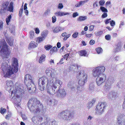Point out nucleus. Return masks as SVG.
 <instances>
[{"label":"nucleus","instance_id":"17","mask_svg":"<svg viewBox=\"0 0 125 125\" xmlns=\"http://www.w3.org/2000/svg\"><path fill=\"white\" fill-rule=\"evenodd\" d=\"M12 67L14 68V70L15 72H17L18 71L17 68L18 64V61L16 58H14L12 59Z\"/></svg>","mask_w":125,"mask_h":125},{"label":"nucleus","instance_id":"56","mask_svg":"<svg viewBox=\"0 0 125 125\" xmlns=\"http://www.w3.org/2000/svg\"><path fill=\"white\" fill-rule=\"evenodd\" d=\"M107 13H104L102 16V18H104L105 17H106L107 16Z\"/></svg>","mask_w":125,"mask_h":125},{"label":"nucleus","instance_id":"18","mask_svg":"<svg viewBox=\"0 0 125 125\" xmlns=\"http://www.w3.org/2000/svg\"><path fill=\"white\" fill-rule=\"evenodd\" d=\"M116 96V93L114 91L110 92L108 95V98L109 99L112 100H114Z\"/></svg>","mask_w":125,"mask_h":125},{"label":"nucleus","instance_id":"41","mask_svg":"<svg viewBox=\"0 0 125 125\" xmlns=\"http://www.w3.org/2000/svg\"><path fill=\"white\" fill-rule=\"evenodd\" d=\"M118 47L116 48L114 51L115 52H118L120 50L121 48V46L120 44H119V46H117Z\"/></svg>","mask_w":125,"mask_h":125},{"label":"nucleus","instance_id":"35","mask_svg":"<svg viewBox=\"0 0 125 125\" xmlns=\"http://www.w3.org/2000/svg\"><path fill=\"white\" fill-rule=\"evenodd\" d=\"M95 50L98 54L101 53L102 52L103 50L100 47H98L96 48Z\"/></svg>","mask_w":125,"mask_h":125},{"label":"nucleus","instance_id":"51","mask_svg":"<svg viewBox=\"0 0 125 125\" xmlns=\"http://www.w3.org/2000/svg\"><path fill=\"white\" fill-rule=\"evenodd\" d=\"M6 109L1 107L0 108V112L1 114L4 113L6 111Z\"/></svg>","mask_w":125,"mask_h":125},{"label":"nucleus","instance_id":"13","mask_svg":"<svg viewBox=\"0 0 125 125\" xmlns=\"http://www.w3.org/2000/svg\"><path fill=\"white\" fill-rule=\"evenodd\" d=\"M20 91H19L18 90H15V91L14 92V100L13 101V102L14 104L16 103L20 104L21 101L20 99V95L21 94Z\"/></svg>","mask_w":125,"mask_h":125},{"label":"nucleus","instance_id":"60","mask_svg":"<svg viewBox=\"0 0 125 125\" xmlns=\"http://www.w3.org/2000/svg\"><path fill=\"white\" fill-rule=\"evenodd\" d=\"M69 54H65L63 57V58L65 59H66L67 60L68 59V57L69 56Z\"/></svg>","mask_w":125,"mask_h":125},{"label":"nucleus","instance_id":"30","mask_svg":"<svg viewBox=\"0 0 125 125\" xmlns=\"http://www.w3.org/2000/svg\"><path fill=\"white\" fill-rule=\"evenodd\" d=\"M85 3V1H80L78 3H77L75 4V6L76 7H79L81 5H83Z\"/></svg>","mask_w":125,"mask_h":125},{"label":"nucleus","instance_id":"38","mask_svg":"<svg viewBox=\"0 0 125 125\" xmlns=\"http://www.w3.org/2000/svg\"><path fill=\"white\" fill-rule=\"evenodd\" d=\"M52 47V46L48 44L44 46V48L47 50H49Z\"/></svg>","mask_w":125,"mask_h":125},{"label":"nucleus","instance_id":"34","mask_svg":"<svg viewBox=\"0 0 125 125\" xmlns=\"http://www.w3.org/2000/svg\"><path fill=\"white\" fill-rule=\"evenodd\" d=\"M95 35L97 36H100L103 34V32L102 31H99L94 33Z\"/></svg>","mask_w":125,"mask_h":125},{"label":"nucleus","instance_id":"10","mask_svg":"<svg viewBox=\"0 0 125 125\" xmlns=\"http://www.w3.org/2000/svg\"><path fill=\"white\" fill-rule=\"evenodd\" d=\"M105 68L103 66L98 67L94 69L93 70V75L95 77L98 76L100 74H102L101 73L104 71Z\"/></svg>","mask_w":125,"mask_h":125},{"label":"nucleus","instance_id":"29","mask_svg":"<svg viewBox=\"0 0 125 125\" xmlns=\"http://www.w3.org/2000/svg\"><path fill=\"white\" fill-rule=\"evenodd\" d=\"M48 34V31L46 30L42 32L41 33L42 37L45 39L47 37Z\"/></svg>","mask_w":125,"mask_h":125},{"label":"nucleus","instance_id":"22","mask_svg":"<svg viewBox=\"0 0 125 125\" xmlns=\"http://www.w3.org/2000/svg\"><path fill=\"white\" fill-rule=\"evenodd\" d=\"M47 99V101L50 104H52L53 102L55 103L56 102V101L55 100L50 97H48Z\"/></svg>","mask_w":125,"mask_h":125},{"label":"nucleus","instance_id":"48","mask_svg":"<svg viewBox=\"0 0 125 125\" xmlns=\"http://www.w3.org/2000/svg\"><path fill=\"white\" fill-rule=\"evenodd\" d=\"M71 34H69L66 35V37H65L63 39V40L64 41H66L69 37L71 36Z\"/></svg>","mask_w":125,"mask_h":125},{"label":"nucleus","instance_id":"26","mask_svg":"<svg viewBox=\"0 0 125 125\" xmlns=\"http://www.w3.org/2000/svg\"><path fill=\"white\" fill-rule=\"evenodd\" d=\"M95 101L94 100H93L90 101L87 104V107L88 109H90L92 106L94 104Z\"/></svg>","mask_w":125,"mask_h":125},{"label":"nucleus","instance_id":"64","mask_svg":"<svg viewBox=\"0 0 125 125\" xmlns=\"http://www.w3.org/2000/svg\"><path fill=\"white\" fill-rule=\"evenodd\" d=\"M122 107L123 109H125V99H124L123 103L122 105Z\"/></svg>","mask_w":125,"mask_h":125},{"label":"nucleus","instance_id":"20","mask_svg":"<svg viewBox=\"0 0 125 125\" xmlns=\"http://www.w3.org/2000/svg\"><path fill=\"white\" fill-rule=\"evenodd\" d=\"M65 28L64 27H62L60 26H58L55 27L53 31L54 33H57L60 31H62Z\"/></svg>","mask_w":125,"mask_h":125},{"label":"nucleus","instance_id":"46","mask_svg":"<svg viewBox=\"0 0 125 125\" xmlns=\"http://www.w3.org/2000/svg\"><path fill=\"white\" fill-rule=\"evenodd\" d=\"M78 32H75L72 35V37L74 38H76L78 36Z\"/></svg>","mask_w":125,"mask_h":125},{"label":"nucleus","instance_id":"14","mask_svg":"<svg viewBox=\"0 0 125 125\" xmlns=\"http://www.w3.org/2000/svg\"><path fill=\"white\" fill-rule=\"evenodd\" d=\"M117 125H125V116L123 115H121L118 117L117 118Z\"/></svg>","mask_w":125,"mask_h":125},{"label":"nucleus","instance_id":"53","mask_svg":"<svg viewBox=\"0 0 125 125\" xmlns=\"http://www.w3.org/2000/svg\"><path fill=\"white\" fill-rule=\"evenodd\" d=\"M62 56V58H61L60 61L59 62L57 63V64L58 65L59 64H62L63 63V62H62L63 61V56Z\"/></svg>","mask_w":125,"mask_h":125},{"label":"nucleus","instance_id":"4","mask_svg":"<svg viewBox=\"0 0 125 125\" xmlns=\"http://www.w3.org/2000/svg\"><path fill=\"white\" fill-rule=\"evenodd\" d=\"M24 83L27 86L29 93L31 94L34 93L36 88L32 77L29 74H27L25 76Z\"/></svg>","mask_w":125,"mask_h":125},{"label":"nucleus","instance_id":"27","mask_svg":"<svg viewBox=\"0 0 125 125\" xmlns=\"http://www.w3.org/2000/svg\"><path fill=\"white\" fill-rule=\"evenodd\" d=\"M45 56L44 54H42L39 60V62L40 63H42L45 61Z\"/></svg>","mask_w":125,"mask_h":125},{"label":"nucleus","instance_id":"57","mask_svg":"<svg viewBox=\"0 0 125 125\" xmlns=\"http://www.w3.org/2000/svg\"><path fill=\"white\" fill-rule=\"evenodd\" d=\"M49 62L51 65H53L54 63V60L52 59H51Z\"/></svg>","mask_w":125,"mask_h":125},{"label":"nucleus","instance_id":"32","mask_svg":"<svg viewBox=\"0 0 125 125\" xmlns=\"http://www.w3.org/2000/svg\"><path fill=\"white\" fill-rule=\"evenodd\" d=\"M57 50V48L55 46L53 47L50 50V54H52L53 52H56Z\"/></svg>","mask_w":125,"mask_h":125},{"label":"nucleus","instance_id":"52","mask_svg":"<svg viewBox=\"0 0 125 125\" xmlns=\"http://www.w3.org/2000/svg\"><path fill=\"white\" fill-rule=\"evenodd\" d=\"M52 22L53 23H54L56 21V17L54 16L52 17Z\"/></svg>","mask_w":125,"mask_h":125},{"label":"nucleus","instance_id":"50","mask_svg":"<svg viewBox=\"0 0 125 125\" xmlns=\"http://www.w3.org/2000/svg\"><path fill=\"white\" fill-rule=\"evenodd\" d=\"M110 24L111 26L113 27L115 24V22L114 21L112 20L110 22Z\"/></svg>","mask_w":125,"mask_h":125},{"label":"nucleus","instance_id":"62","mask_svg":"<svg viewBox=\"0 0 125 125\" xmlns=\"http://www.w3.org/2000/svg\"><path fill=\"white\" fill-rule=\"evenodd\" d=\"M78 14L77 12H76L73 13V17H75L76 16H78Z\"/></svg>","mask_w":125,"mask_h":125},{"label":"nucleus","instance_id":"21","mask_svg":"<svg viewBox=\"0 0 125 125\" xmlns=\"http://www.w3.org/2000/svg\"><path fill=\"white\" fill-rule=\"evenodd\" d=\"M38 45L37 44L33 41H31L29 44V48H32L36 47Z\"/></svg>","mask_w":125,"mask_h":125},{"label":"nucleus","instance_id":"42","mask_svg":"<svg viewBox=\"0 0 125 125\" xmlns=\"http://www.w3.org/2000/svg\"><path fill=\"white\" fill-rule=\"evenodd\" d=\"M100 9L103 12H108L107 9L104 7L101 6L100 7Z\"/></svg>","mask_w":125,"mask_h":125},{"label":"nucleus","instance_id":"7","mask_svg":"<svg viewBox=\"0 0 125 125\" xmlns=\"http://www.w3.org/2000/svg\"><path fill=\"white\" fill-rule=\"evenodd\" d=\"M76 77L79 79L78 84L80 86L83 85L87 81L88 76L83 70L79 71Z\"/></svg>","mask_w":125,"mask_h":125},{"label":"nucleus","instance_id":"12","mask_svg":"<svg viewBox=\"0 0 125 125\" xmlns=\"http://www.w3.org/2000/svg\"><path fill=\"white\" fill-rule=\"evenodd\" d=\"M114 81V77L111 76H110L107 79L105 82L104 87L107 90L109 89L111 86V84L113 83Z\"/></svg>","mask_w":125,"mask_h":125},{"label":"nucleus","instance_id":"63","mask_svg":"<svg viewBox=\"0 0 125 125\" xmlns=\"http://www.w3.org/2000/svg\"><path fill=\"white\" fill-rule=\"evenodd\" d=\"M95 43V41L94 40H91L90 42L89 43L91 45H93Z\"/></svg>","mask_w":125,"mask_h":125},{"label":"nucleus","instance_id":"23","mask_svg":"<svg viewBox=\"0 0 125 125\" xmlns=\"http://www.w3.org/2000/svg\"><path fill=\"white\" fill-rule=\"evenodd\" d=\"M69 14V13H64L63 12H57L54 13L55 15L57 16H61L64 15H65Z\"/></svg>","mask_w":125,"mask_h":125},{"label":"nucleus","instance_id":"16","mask_svg":"<svg viewBox=\"0 0 125 125\" xmlns=\"http://www.w3.org/2000/svg\"><path fill=\"white\" fill-rule=\"evenodd\" d=\"M9 4V3L8 1L5 2L3 3L0 11L1 14L6 12Z\"/></svg>","mask_w":125,"mask_h":125},{"label":"nucleus","instance_id":"47","mask_svg":"<svg viewBox=\"0 0 125 125\" xmlns=\"http://www.w3.org/2000/svg\"><path fill=\"white\" fill-rule=\"evenodd\" d=\"M105 3V1L104 0H101L99 1V3L100 6H103Z\"/></svg>","mask_w":125,"mask_h":125},{"label":"nucleus","instance_id":"40","mask_svg":"<svg viewBox=\"0 0 125 125\" xmlns=\"http://www.w3.org/2000/svg\"><path fill=\"white\" fill-rule=\"evenodd\" d=\"M34 31H31L30 32V37L31 39H32L34 37Z\"/></svg>","mask_w":125,"mask_h":125},{"label":"nucleus","instance_id":"1","mask_svg":"<svg viewBox=\"0 0 125 125\" xmlns=\"http://www.w3.org/2000/svg\"><path fill=\"white\" fill-rule=\"evenodd\" d=\"M46 74L49 76L47 77H43L39 79L38 88L41 91H43L45 89L49 88L51 87L52 85L55 88H56L57 86L60 85L61 86L62 82L60 80L57 79L56 76V72L55 70L50 68H47L45 70Z\"/></svg>","mask_w":125,"mask_h":125},{"label":"nucleus","instance_id":"25","mask_svg":"<svg viewBox=\"0 0 125 125\" xmlns=\"http://www.w3.org/2000/svg\"><path fill=\"white\" fill-rule=\"evenodd\" d=\"M79 55L81 56H86L87 55V52L85 50H83L79 52Z\"/></svg>","mask_w":125,"mask_h":125},{"label":"nucleus","instance_id":"55","mask_svg":"<svg viewBox=\"0 0 125 125\" xmlns=\"http://www.w3.org/2000/svg\"><path fill=\"white\" fill-rule=\"evenodd\" d=\"M111 20V19H109L105 20V24H107L110 22V21Z\"/></svg>","mask_w":125,"mask_h":125},{"label":"nucleus","instance_id":"58","mask_svg":"<svg viewBox=\"0 0 125 125\" xmlns=\"http://www.w3.org/2000/svg\"><path fill=\"white\" fill-rule=\"evenodd\" d=\"M35 33L37 34H39L40 32V30L39 29L37 28L35 29Z\"/></svg>","mask_w":125,"mask_h":125},{"label":"nucleus","instance_id":"31","mask_svg":"<svg viewBox=\"0 0 125 125\" xmlns=\"http://www.w3.org/2000/svg\"><path fill=\"white\" fill-rule=\"evenodd\" d=\"M89 91H90L91 92H92L94 90V86L93 83H91L89 85Z\"/></svg>","mask_w":125,"mask_h":125},{"label":"nucleus","instance_id":"2","mask_svg":"<svg viewBox=\"0 0 125 125\" xmlns=\"http://www.w3.org/2000/svg\"><path fill=\"white\" fill-rule=\"evenodd\" d=\"M30 111L34 113H43L46 111L45 107H43L40 101L35 98L30 99L27 104Z\"/></svg>","mask_w":125,"mask_h":125},{"label":"nucleus","instance_id":"15","mask_svg":"<svg viewBox=\"0 0 125 125\" xmlns=\"http://www.w3.org/2000/svg\"><path fill=\"white\" fill-rule=\"evenodd\" d=\"M45 123H46L50 125H57V122L54 119H50V118L47 117L45 120Z\"/></svg>","mask_w":125,"mask_h":125},{"label":"nucleus","instance_id":"36","mask_svg":"<svg viewBox=\"0 0 125 125\" xmlns=\"http://www.w3.org/2000/svg\"><path fill=\"white\" fill-rule=\"evenodd\" d=\"M11 18V15H9L8 17V18L6 19V21L7 25H9V23L10 22V20Z\"/></svg>","mask_w":125,"mask_h":125},{"label":"nucleus","instance_id":"45","mask_svg":"<svg viewBox=\"0 0 125 125\" xmlns=\"http://www.w3.org/2000/svg\"><path fill=\"white\" fill-rule=\"evenodd\" d=\"M63 7V6L62 3H59L57 6L58 8L59 9H61Z\"/></svg>","mask_w":125,"mask_h":125},{"label":"nucleus","instance_id":"8","mask_svg":"<svg viewBox=\"0 0 125 125\" xmlns=\"http://www.w3.org/2000/svg\"><path fill=\"white\" fill-rule=\"evenodd\" d=\"M58 116L60 118L65 120H68L73 118L74 115L73 113H70L69 111L65 110L58 113Z\"/></svg>","mask_w":125,"mask_h":125},{"label":"nucleus","instance_id":"33","mask_svg":"<svg viewBox=\"0 0 125 125\" xmlns=\"http://www.w3.org/2000/svg\"><path fill=\"white\" fill-rule=\"evenodd\" d=\"M87 18V17L86 16H80L77 19V21H83L86 19Z\"/></svg>","mask_w":125,"mask_h":125},{"label":"nucleus","instance_id":"19","mask_svg":"<svg viewBox=\"0 0 125 125\" xmlns=\"http://www.w3.org/2000/svg\"><path fill=\"white\" fill-rule=\"evenodd\" d=\"M6 40L10 46H12L13 45L14 39L13 38L11 37H7Z\"/></svg>","mask_w":125,"mask_h":125},{"label":"nucleus","instance_id":"24","mask_svg":"<svg viewBox=\"0 0 125 125\" xmlns=\"http://www.w3.org/2000/svg\"><path fill=\"white\" fill-rule=\"evenodd\" d=\"M79 66L77 64H73L71 65L70 66V69L71 70H73L75 71V69L77 68L78 69Z\"/></svg>","mask_w":125,"mask_h":125},{"label":"nucleus","instance_id":"3","mask_svg":"<svg viewBox=\"0 0 125 125\" xmlns=\"http://www.w3.org/2000/svg\"><path fill=\"white\" fill-rule=\"evenodd\" d=\"M62 82L61 86H60V85L57 86L56 88L55 89L53 86V85H52L51 87L46 89L45 90L47 91V92L50 95H53L55 93H56V96L62 99L65 96L66 94V92L64 89H60L62 86Z\"/></svg>","mask_w":125,"mask_h":125},{"label":"nucleus","instance_id":"28","mask_svg":"<svg viewBox=\"0 0 125 125\" xmlns=\"http://www.w3.org/2000/svg\"><path fill=\"white\" fill-rule=\"evenodd\" d=\"M13 3L12 2H11L10 3V4L8 6L7 9V10L10 12H13Z\"/></svg>","mask_w":125,"mask_h":125},{"label":"nucleus","instance_id":"37","mask_svg":"<svg viewBox=\"0 0 125 125\" xmlns=\"http://www.w3.org/2000/svg\"><path fill=\"white\" fill-rule=\"evenodd\" d=\"M36 118L37 121H38V122H41L42 121L43 119L42 117L39 115L37 116L36 117Z\"/></svg>","mask_w":125,"mask_h":125},{"label":"nucleus","instance_id":"61","mask_svg":"<svg viewBox=\"0 0 125 125\" xmlns=\"http://www.w3.org/2000/svg\"><path fill=\"white\" fill-rule=\"evenodd\" d=\"M97 1H96L93 4V6L94 8H95L98 6V4H97Z\"/></svg>","mask_w":125,"mask_h":125},{"label":"nucleus","instance_id":"6","mask_svg":"<svg viewBox=\"0 0 125 125\" xmlns=\"http://www.w3.org/2000/svg\"><path fill=\"white\" fill-rule=\"evenodd\" d=\"M1 69L4 72L6 73L4 75L5 77H9L11 74L14 73V72H17L15 71L14 68L11 67L6 62H4L2 63Z\"/></svg>","mask_w":125,"mask_h":125},{"label":"nucleus","instance_id":"44","mask_svg":"<svg viewBox=\"0 0 125 125\" xmlns=\"http://www.w3.org/2000/svg\"><path fill=\"white\" fill-rule=\"evenodd\" d=\"M15 30V27L14 26H12V27H10V32L11 33H14Z\"/></svg>","mask_w":125,"mask_h":125},{"label":"nucleus","instance_id":"39","mask_svg":"<svg viewBox=\"0 0 125 125\" xmlns=\"http://www.w3.org/2000/svg\"><path fill=\"white\" fill-rule=\"evenodd\" d=\"M23 5H22L21 8L20 9V10L19 12V16L21 17L22 16V14L23 12Z\"/></svg>","mask_w":125,"mask_h":125},{"label":"nucleus","instance_id":"9","mask_svg":"<svg viewBox=\"0 0 125 125\" xmlns=\"http://www.w3.org/2000/svg\"><path fill=\"white\" fill-rule=\"evenodd\" d=\"M107 103L102 102L97 104L95 109V114L98 115H101L104 111V110L107 106Z\"/></svg>","mask_w":125,"mask_h":125},{"label":"nucleus","instance_id":"54","mask_svg":"<svg viewBox=\"0 0 125 125\" xmlns=\"http://www.w3.org/2000/svg\"><path fill=\"white\" fill-rule=\"evenodd\" d=\"M94 25H92L90 26L89 30V31H93L94 29Z\"/></svg>","mask_w":125,"mask_h":125},{"label":"nucleus","instance_id":"43","mask_svg":"<svg viewBox=\"0 0 125 125\" xmlns=\"http://www.w3.org/2000/svg\"><path fill=\"white\" fill-rule=\"evenodd\" d=\"M37 39L38 40V43H40L43 41L45 39L43 38L42 37H40L38 38Z\"/></svg>","mask_w":125,"mask_h":125},{"label":"nucleus","instance_id":"59","mask_svg":"<svg viewBox=\"0 0 125 125\" xmlns=\"http://www.w3.org/2000/svg\"><path fill=\"white\" fill-rule=\"evenodd\" d=\"M3 23L1 21H0V30L2 29Z\"/></svg>","mask_w":125,"mask_h":125},{"label":"nucleus","instance_id":"49","mask_svg":"<svg viewBox=\"0 0 125 125\" xmlns=\"http://www.w3.org/2000/svg\"><path fill=\"white\" fill-rule=\"evenodd\" d=\"M105 38L106 40H109L111 39V36L109 34L105 36Z\"/></svg>","mask_w":125,"mask_h":125},{"label":"nucleus","instance_id":"5","mask_svg":"<svg viewBox=\"0 0 125 125\" xmlns=\"http://www.w3.org/2000/svg\"><path fill=\"white\" fill-rule=\"evenodd\" d=\"M8 46L4 40L2 39L0 41V55L4 58H8L10 52L9 51Z\"/></svg>","mask_w":125,"mask_h":125},{"label":"nucleus","instance_id":"11","mask_svg":"<svg viewBox=\"0 0 125 125\" xmlns=\"http://www.w3.org/2000/svg\"><path fill=\"white\" fill-rule=\"evenodd\" d=\"M106 75L104 74H100L97 77L96 79L97 85H101L106 80Z\"/></svg>","mask_w":125,"mask_h":125}]
</instances>
